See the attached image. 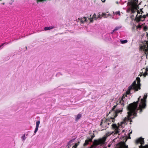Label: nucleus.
<instances>
[{
    "label": "nucleus",
    "mask_w": 148,
    "mask_h": 148,
    "mask_svg": "<svg viewBox=\"0 0 148 148\" xmlns=\"http://www.w3.org/2000/svg\"><path fill=\"white\" fill-rule=\"evenodd\" d=\"M95 137V135H94V134H93L91 136V137L92 138H93L94 137Z\"/></svg>",
    "instance_id": "nucleus-38"
},
{
    "label": "nucleus",
    "mask_w": 148,
    "mask_h": 148,
    "mask_svg": "<svg viewBox=\"0 0 148 148\" xmlns=\"http://www.w3.org/2000/svg\"><path fill=\"white\" fill-rule=\"evenodd\" d=\"M139 8V7L137 5L133 3L131 4L130 7L127 10V12L129 13L131 11V14H134Z\"/></svg>",
    "instance_id": "nucleus-4"
},
{
    "label": "nucleus",
    "mask_w": 148,
    "mask_h": 148,
    "mask_svg": "<svg viewBox=\"0 0 148 148\" xmlns=\"http://www.w3.org/2000/svg\"><path fill=\"white\" fill-rule=\"evenodd\" d=\"M112 128L114 130L115 133L114 134H117L119 132V127L116 124H113L112 125Z\"/></svg>",
    "instance_id": "nucleus-11"
},
{
    "label": "nucleus",
    "mask_w": 148,
    "mask_h": 148,
    "mask_svg": "<svg viewBox=\"0 0 148 148\" xmlns=\"http://www.w3.org/2000/svg\"><path fill=\"white\" fill-rule=\"evenodd\" d=\"M14 1H11L10 2H9V3L10 4V5H11L12 4V2Z\"/></svg>",
    "instance_id": "nucleus-39"
},
{
    "label": "nucleus",
    "mask_w": 148,
    "mask_h": 148,
    "mask_svg": "<svg viewBox=\"0 0 148 148\" xmlns=\"http://www.w3.org/2000/svg\"><path fill=\"white\" fill-rule=\"evenodd\" d=\"M2 0H0V1H1Z\"/></svg>",
    "instance_id": "nucleus-57"
},
{
    "label": "nucleus",
    "mask_w": 148,
    "mask_h": 148,
    "mask_svg": "<svg viewBox=\"0 0 148 148\" xmlns=\"http://www.w3.org/2000/svg\"><path fill=\"white\" fill-rule=\"evenodd\" d=\"M111 111H110V112H109V114H110V113H111Z\"/></svg>",
    "instance_id": "nucleus-49"
},
{
    "label": "nucleus",
    "mask_w": 148,
    "mask_h": 148,
    "mask_svg": "<svg viewBox=\"0 0 148 148\" xmlns=\"http://www.w3.org/2000/svg\"><path fill=\"white\" fill-rule=\"evenodd\" d=\"M110 121H108V125H109V124H110Z\"/></svg>",
    "instance_id": "nucleus-46"
},
{
    "label": "nucleus",
    "mask_w": 148,
    "mask_h": 148,
    "mask_svg": "<svg viewBox=\"0 0 148 148\" xmlns=\"http://www.w3.org/2000/svg\"><path fill=\"white\" fill-rule=\"evenodd\" d=\"M137 28H141L142 27V26L140 25H139L138 26L136 27Z\"/></svg>",
    "instance_id": "nucleus-34"
},
{
    "label": "nucleus",
    "mask_w": 148,
    "mask_h": 148,
    "mask_svg": "<svg viewBox=\"0 0 148 148\" xmlns=\"http://www.w3.org/2000/svg\"><path fill=\"white\" fill-rule=\"evenodd\" d=\"M5 44H6V45L8 44V43H6V42H5Z\"/></svg>",
    "instance_id": "nucleus-50"
},
{
    "label": "nucleus",
    "mask_w": 148,
    "mask_h": 148,
    "mask_svg": "<svg viewBox=\"0 0 148 148\" xmlns=\"http://www.w3.org/2000/svg\"><path fill=\"white\" fill-rule=\"evenodd\" d=\"M145 53L146 56L148 54V49H145Z\"/></svg>",
    "instance_id": "nucleus-27"
},
{
    "label": "nucleus",
    "mask_w": 148,
    "mask_h": 148,
    "mask_svg": "<svg viewBox=\"0 0 148 148\" xmlns=\"http://www.w3.org/2000/svg\"><path fill=\"white\" fill-rule=\"evenodd\" d=\"M147 107L146 102L140 101V102L138 108H137V110H140V112H142L143 110L146 109Z\"/></svg>",
    "instance_id": "nucleus-7"
},
{
    "label": "nucleus",
    "mask_w": 148,
    "mask_h": 148,
    "mask_svg": "<svg viewBox=\"0 0 148 148\" xmlns=\"http://www.w3.org/2000/svg\"><path fill=\"white\" fill-rule=\"evenodd\" d=\"M148 27H147L146 26H144L143 27V30L145 31H146L147 30V29H148Z\"/></svg>",
    "instance_id": "nucleus-28"
},
{
    "label": "nucleus",
    "mask_w": 148,
    "mask_h": 148,
    "mask_svg": "<svg viewBox=\"0 0 148 148\" xmlns=\"http://www.w3.org/2000/svg\"><path fill=\"white\" fill-rule=\"evenodd\" d=\"M89 144V141L88 140H86L85 143L84 144V146H85Z\"/></svg>",
    "instance_id": "nucleus-19"
},
{
    "label": "nucleus",
    "mask_w": 148,
    "mask_h": 148,
    "mask_svg": "<svg viewBox=\"0 0 148 148\" xmlns=\"http://www.w3.org/2000/svg\"><path fill=\"white\" fill-rule=\"evenodd\" d=\"M123 108L121 107V110H117L114 112V117H116L117 116V114L122 111Z\"/></svg>",
    "instance_id": "nucleus-12"
},
{
    "label": "nucleus",
    "mask_w": 148,
    "mask_h": 148,
    "mask_svg": "<svg viewBox=\"0 0 148 148\" xmlns=\"http://www.w3.org/2000/svg\"><path fill=\"white\" fill-rule=\"evenodd\" d=\"M136 79L137 81V83L136 84V82L135 80L132 85L129 87L128 90L126 92L127 95H129L130 93V91L132 89H134L135 91H137L140 89V79L138 77L136 78Z\"/></svg>",
    "instance_id": "nucleus-1"
},
{
    "label": "nucleus",
    "mask_w": 148,
    "mask_h": 148,
    "mask_svg": "<svg viewBox=\"0 0 148 148\" xmlns=\"http://www.w3.org/2000/svg\"><path fill=\"white\" fill-rule=\"evenodd\" d=\"M144 138L140 137L136 140V144H140L141 145H140L139 146V148H148V144L146 145L145 146H143L144 144Z\"/></svg>",
    "instance_id": "nucleus-6"
},
{
    "label": "nucleus",
    "mask_w": 148,
    "mask_h": 148,
    "mask_svg": "<svg viewBox=\"0 0 148 148\" xmlns=\"http://www.w3.org/2000/svg\"><path fill=\"white\" fill-rule=\"evenodd\" d=\"M125 98V96H124V95H123V96L122 97V98L121 99H121V100H123V99Z\"/></svg>",
    "instance_id": "nucleus-36"
},
{
    "label": "nucleus",
    "mask_w": 148,
    "mask_h": 148,
    "mask_svg": "<svg viewBox=\"0 0 148 148\" xmlns=\"http://www.w3.org/2000/svg\"><path fill=\"white\" fill-rule=\"evenodd\" d=\"M93 18H88V19H89L90 21V22L92 23L93 21Z\"/></svg>",
    "instance_id": "nucleus-30"
},
{
    "label": "nucleus",
    "mask_w": 148,
    "mask_h": 148,
    "mask_svg": "<svg viewBox=\"0 0 148 148\" xmlns=\"http://www.w3.org/2000/svg\"><path fill=\"white\" fill-rule=\"evenodd\" d=\"M147 71H148V69L147 68H146V69H145V72L143 74V76L144 77H145L147 75L148 73L147 72Z\"/></svg>",
    "instance_id": "nucleus-20"
},
{
    "label": "nucleus",
    "mask_w": 148,
    "mask_h": 148,
    "mask_svg": "<svg viewBox=\"0 0 148 148\" xmlns=\"http://www.w3.org/2000/svg\"><path fill=\"white\" fill-rule=\"evenodd\" d=\"M26 49H27V47H26Z\"/></svg>",
    "instance_id": "nucleus-55"
},
{
    "label": "nucleus",
    "mask_w": 148,
    "mask_h": 148,
    "mask_svg": "<svg viewBox=\"0 0 148 148\" xmlns=\"http://www.w3.org/2000/svg\"><path fill=\"white\" fill-rule=\"evenodd\" d=\"M119 29V28L118 27H115V28L113 30V32L111 33H113V32Z\"/></svg>",
    "instance_id": "nucleus-29"
},
{
    "label": "nucleus",
    "mask_w": 148,
    "mask_h": 148,
    "mask_svg": "<svg viewBox=\"0 0 148 148\" xmlns=\"http://www.w3.org/2000/svg\"><path fill=\"white\" fill-rule=\"evenodd\" d=\"M115 117H114V118L111 117V118H110V119H110V121H111V120L112 121V122H114V121H115Z\"/></svg>",
    "instance_id": "nucleus-26"
},
{
    "label": "nucleus",
    "mask_w": 148,
    "mask_h": 148,
    "mask_svg": "<svg viewBox=\"0 0 148 148\" xmlns=\"http://www.w3.org/2000/svg\"><path fill=\"white\" fill-rule=\"evenodd\" d=\"M120 41L122 44H125L127 42V40H121Z\"/></svg>",
    "instance_id": "nucleus-22"
},
{
    "label": "nucleus",
    "mask_w": 148,
    "mask_h": 148,
    "mask_svg": "<svg viewBox=\"0 0 148 148\" xmlns=\"http://www.w3.org/2000/svg\"><path fill=\"white\" fill-rule=\"evenodd\" d=\"M137 10V11L138 14H140V11L139 10Z\"/></svg>",
    "instance_id": "nucleus-41"
},
{
    "label": "nucleus",
    "mask_w": 148,
    "mask_h": 148,
    "mask_svg": "<svg viewBox=\"0 0 148 148\" xmlns=\"http://www.w3.org/2000/svg\"><path fill=\"white\" fill-rule=\"evenodd\" d=\"M92 18H95L96 19H97V18H96V15L95 14H93Z\"/></svg>",
    "instance_id": "nucleus-32"
},
{
    "label": "nucleus",
    "mask_w": 148,
    "mask_h": 148,
    "mask_svg": "<svg viewBox=\"0 0 148 148\" xmlns=\"http://www.w3.org/2000/svg\"><path fill=\"white\" fill-rule=\"evenodd\" d=\"M105 141L104 139H100L98 140H94L92 144L89 148H96V147L100 144H103Z\"/></svg>",
    "instance_id": "nucleus-3"
},
{
    "label": "nucleus",
    "mask_w": 148,
    "mask_h": 148,
    "mask_svg": "<svg viewBox=\"0 0 148 148\" xmlns=\"http://www.w3.org/2000/svg\"><path fill=\"white\" fill-rule=\"evenodd\" d=\"M143 9H140V12H141V14H142L143 13V11L142 10Z\"/></svg>",
    "instance_id": "nucleus-35"
},
{
    "label": "nucleus",
    "mask_w": 148,
    "mask_h": 148,
    "mask_svg": "<svg viewBox=\"0 0 148 148\" xmlns=\"http://www.w3.org/2000/svg\"><path fill=\"white\" fill-rule=\"evenodd\" d=\"M2 4H3V5H4V3H2Z\"/></svg>",
    "instance_id": "nucleus-54"
},
{
    "label": "nucleus",
    "mask_w": 148,
    "mask_h": 148,
    "mask_svg": "<svg viewBox=\"0 0 148 148\" xmlns=\"http://www.w3.org/2000/svg\"><path fill=\"white\" fill-rule=\"evenodd\" d=\"M78 19L82 23H83L84 22L87 21V18L85 17L81 18H78Z\"/></svg>",
    "instance_id": "nucleus-15"
},
{
    "label": "nucleus",
    "mask_w": 148,
    "mask_h": 148,
    "mask_svg": "<svg viewBox=\"0 0 148 148\" xmlns=\"http://www.w3.org/2000/svg\"><path fill=\"white\" fill-rule=\"evenodd\" d=\"M131 16H133V17H134V15H132Z\"/></svg>",
    "instance_id": "nucleus-51"
},
{
    "label": "nucleus",
    "mask_w": 148,
    "mask_h": 148,
    "mask_svg": "<svg viewBox=\"0 0 148 148\" xmlns=\"http://www.w3.org/2000/svg\"><path fill=\"white\" fill-rule=\"evenodd\" d=\"M79 142L76 143L75 145L72 148H77V146L79 145Z\"/></svg>",
    "instance_id": "nucleus-23"
},
{
    "label": "nucleus",
    "mask_w": 148,
    "mask_h": 148,
    "mask_svg": "<svg viewBox=\"0 0 148 148\" xmlns=\"http://www.w3.org/2000/svg\"><path fill=\"white\" fill-rule=\"evenodd\" d=\"M146 44L147 45V48H148V41L146 42Z\"/></svg>",
    "instance_id": "nucleus-45"
},
{
    "label": "nucleus",
    "mask_w": 148,
    "mask_h": 148,
    "mask_svg": "<svg viewBox=\"0 0 148 148\" xmlns=\"http://www.w3.org/2000/svg\"><path fill=\"white\" fill-rule=\"evenodd\" d=\"M115 108H114L113 107L112 109V111H114L115 109Z\"/></svg>",
    "instance_id": "nucleus-43"
},
{
    "label": "nucleus",
    "mask_w": 148,
    "mask_h": 148,
    "mask_svg": "<svg viewBox=\"0 0 148 148\" xmlns=\"http://www.w3.org/2000/svg\"><path fill=\"white\" fill-rule=\"evenodd\" d=\"M147 94L146 95L145 94L143 98L141 99L140 101L146 102V99L147 97Z\"/></svg>",
    "instance_id": "nucleus-16"
},
{
    "label": "nucleus",
    "mask_w": 148,
    "mask_h": 148,
    "mask_svg": "<svg viewBox=\"0 0 148 148\" xmlns=\"http://www.w3.org/2000/svg\"><path fill=\"white\" fill-rule=\"evenodd\" d=\"M101 1L103 3L105 2L106 1V0H101Z\"/></svg>",
    "instance_id": "nucleus-44"
},
{
    "label": "nucleus",
    "mask_w": 148,
    "mask_h": 148,
    "mask_svg": "<svg viewBox=\"0 0 148 148\" xmlns=\"http://www.w3.org/2000/svg\"><path fill=\"white\" fill-rule=\"evenodd\" d=\"M39 127H36L35 129V130L34 132V135H35L36 132H37L38 130V128Z\"/></svg>",
    "instance_id": "nucleus-24"
},
{
    "label": "nucleus",
    "mask_w": 148,
    "mask_h": 148,
    "mask_svg": "<svg viewBox=\"0 0 148 148\" xmlns=\"http://www.w3.org/2000/svg\"><path fill=\"white\" fill-rule=\"evenodd\" d=\"M54 28L53 26H50L45 27L44 28V30L45 31L50 30Z\"/></svg>",
    "instance_id": "nucleus-17"
},
{
    "label": "nucleus",
    "mask_w": 148,
    "mask_h": 148,
    "mask_svg": "<svg viewBox=\"0 0 148 148\" xmlns=\"http://www.w3.org/2000/svg\"><path fill=\"white\" fill-rule=\"evenodd\" d=\"M132 133V132H130L129 134H130L131 133Z\"/></svg>",
    "instance_id": "nucleus-53"
},
{
    "label": "nucleus",
    "mask_w": 148,
    "mask_h": 148,
    "mask_svg": "<svg viewBox=\"0 0 148 148\" xmlns=\"http://www.w3.org/2000/svg\"><path fill=\"white\" fill-rule=\"evenodd\" d=\"M110 121L109 118L106 119L104 120H101L100 125L104 128H107L108 127L107 126L108 124V121Z\"/></svg>",
    "instance_id": "nucleus-8"
},
{
    "label": "nucleus",
    "mask_w": 148,
    "mask_h": 148,
    "mask_svg": "<svg viewBox=\"0 0 148 148\" xmlns=\"http://www.w3.org/2000/svg\"><path fill=\"white\" fill-rule=\"evenodd\" d=\"M81 117V114H78L76 118V120H78L80 119Z\"/></svg>",
    "instance_id": "nucleus-18"
},
{
    "label": "nucleus",
    "mask_w": 148,
    "mask_h": 148,
    "mask_svg": "<svg viewBox=\"0 0 148 148\" xmlns=\"http://www.w3.org/2000/svg\"><path fill=\"white\" fill-rule=\"evenodd\" d=\"M22 139L23 140H25L26 139V137H25V135L24 134L22 137Z\"/></svg>",
    "instance_id": "nucleus-31"
},
{
    "label": "nucleus",
    "mask_w": 148,
    "mask_h": 148,
    "mask_svg": "<svg viewBox=\"0 0 148 148\" xmlns=\"http://www.w3.org/2000/svg\"><path fill=\"white\" fill-rule=\"evenodd\" d=\"M116 148H128V146L125 144V142L121 141L117 144Z\"/></svg>",
    "instance_id": "nucleus-9"
},
{
    "label": "nucleus",
    "mask_w": 148,
    "mask_h": 148,
    "mask_svg": "<svg viewBox=\"0 0 148 148\" xmlns=\"http://www.w3.org/2000/svg\"><path fill=\"white\" fill-rule=\"evenodd\" d=\"M118 103H116V105H114L113 106V107L115 108L118 105Z\"/></svg>",
    "instance_id": "nucleus-40"
},
{
    "label": "nucleus",
    "mask_w": 148,
    "mask_h": 148,
    "mask_svg": "<svg viewBox=\"0 0 148 148\" xmlns=\"http://www.w3.org/2000/svg\"><path fill=\"white\" fill-rule=\"evenodd\" d=\"M118 101H119V103H118V104H121V105L122 106V108L123 107H124L125 105L124 100L119 99Z\"/></svg>",
    "instance_id": "nucleus-13"
},
{
    "label": "nucleus",
    "mask_w": 148,
    "mask_h": 148,
    "mask_svg": "<svg viewBox=\"0 0 148 148\" xmlns=\"http://www.w3.org/2000/svg\"><path fill=\"white\" fill-rule=\"evenodd\" d=\"M92 138H89L88 140V141H89V142H91L92 141Z\"/></svg>",
    "instance_id": "nucleus-37"
},
{
    "label": "nucleus",
    "mask_w": 148,
    "mask_h": 148,
    "mask_svg": "<svg viewBox=\"0 0 148 148\" xmlns=\"http://www.w3.org/2000/svg\"><path fill=\"white\" fill-rule=\"evenodd\" d=\"M113 132H108L106 133V136L107 137H108V136H109L110 135H111V134H112Z\"/></svg>",
    "instance_id": "nucleus-21"
},
{
    "label": "nucleus",
    "mask_w": 148,
    "mask_h": 148,
    "mask_svg": "<svg viewBox=\"0 0 148 148\" xmlns=\"http://www.w3.org/2000/svg\"><path fill=\"white\" fill-rule=\"evenodd\" d=\"M109 16L108 15H107L105 13H103L101 16L100 14H99V15H98V17L101 18L103 16L104 18H105L108 17Z\"/></svg>",
    "instance_id": "nucleus-14"
},
{
    "label": "nucleus",
    "mask_w": 148,
    "mask_h": 148,
    "mask_svg": "<svg viewBox=\"0 0 148 148\" xmlns=\"http://www.w3.org/2000/svg\"><path fill=\"white\" fill-rule=\"evenodd\" d=\"M116 15L118 14L119 16H120L121 15L120 12L119 11L116 12Z\"/></svg>",
    "instance_id": "nucleus-33"
},
{
    "label": "nucleus",
    "mask_w": 148,
    "mask_h": 148,
    "mask_svg": "<svg viewBox=\"0 0 148 148\" xmlns=\"http://www.w3.org/2000/svg\"><path fill=\"white\" fill-rule=\"evenodd\" d=\"M115 108H114L113 107L112 109V111H114L115 109Z\"/></svg>",
    "instance_id": "nucleus-42"
},
{
    "label": "nucleus",
    "mask_w": 148,
    "mask_h": 148,
    "mask_svg": "<svg viewBox=\"0 0 148 148\" xmlns=\"http://www.w3.org/2000/svg\"><path fill=\"white\" fill-rule=\"evenodd\" d=\"M129 138L130 139V138H131V137H130V135L129 136Z\"/></svg>",
    "instance_id": "nucleus-52"
},
{
    "label": "nucleus",
    "mask_w": 148,
    "mask_h": 148,
    "mask_svg": "<svg viewBox=\"0 0 148 148\" xmlns=\"http://www.w3.org/2000/svg\"><path fill=\"white\" fill-rule=\"evenodd\" d=\"M145 16H146H146H148V14H147L146 15H145Z\"/></svg>",
    "instance_id": "nucleus-48"
},
{
    "label": "nucleus",
    "mask_w": 148,
    "mask_h": 148,
    "mask_svg": "<svg viewBox=\"0 0 148 148\" xmlns=\"http://www.w3.org/2000/svg\"><path fill=\"white\" fill-rule=\"evenodd\" d=\"M5 44V43H3L2 44V45H1L0 46H1V47L3 46Z\"/></svg>",
    "instance_id": "nucleus-47"
},
{
    "label": "nucleus",
    "mask_w": 148,
    "mask_h": 148,
    "mask_svg": "<svg viewBox=\"0 0 148 148\" xmlns=\"http://www.w3.org/2000/svg\"><path fill=\"white\" fill-rule=\"evenodd\" d=\"M136 111H134V112H133V113H132V114H130V116H129L128 113L129 112H129H127L128 115L127 116V117H125L123 120V121L121 123V124H125L126 123V122L127 121L128 122V121H130V123L132 122V119H133L134 118V117H132V116H133V115L134 116L135 114H136ZM131 123H130V124H131Z\"/></svg>",
    "instance_id": "nucleus-5"
},
{
    "label": "nucleus",
    "mask_w": 148,
    "mask_h": 148,
    "mask_svg": "<svg viewBox=\"0 0 148 148\" xmlns=\"http://www.w3.org/2000/svg\"><path fill=\"white\" fill-rule=\"evenodd\" d=\"M126 141H127V140H126L125 142H126Z\"/></svg>",
    "instance_id": "nucleus-56"
},
{
    "label": "nucleus",
    "mask_w": 148,
    "mask_h": 148,
    "mask_svg": "<svg viewBox=\"0 0 148 148\" xmlns=\"http://www.w3.org/2000/svg\"><path fill=\"white\" fill-rule=\"evenodd\" d=\"M145 18L146 16H145V15H143V16L140 15L138 16V14H137L136 16L135 19L136 21H137V22H139L143 20V19H144Z\"/></svg>",
    "instance_id": "nucleus-10"
},
{
    "label": "nucleus",
    "mask_w": 148,
    "mask_h": 148,
    "mask_svg": "<svg viewBox=\"0 0 148 148\" xmlns=\"http://www.w3.org/2000/svg\"><path fill=\"white\" fill-rule=\"evenodd\" d=\"M140 100V97L138 98V101L136 102H134L133 103L129 104L127 107V109L128 111H129L128 114L129 116L130 114L133 113L134 111H136L137 108L138 102Z\"/></svg>",
    "instance_id": "nucleus-2"
},
{
    "label": "nucleus",
    "mask_w": 148,
    "mask_h": 148,
    "mask_svg": "<svg viewBox=\"0 0 148 148\" xmlns=\"http://www.w3.org/2000/svg\"><path fill=\"white\" fill-rule=\"evenodd\" d=\"M40 124V121H38L36 122V127H39V124Z\"/></svg>",
    "instance_id": "nucleus-25"
}]
</instances>
